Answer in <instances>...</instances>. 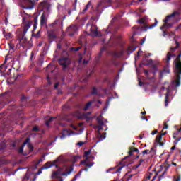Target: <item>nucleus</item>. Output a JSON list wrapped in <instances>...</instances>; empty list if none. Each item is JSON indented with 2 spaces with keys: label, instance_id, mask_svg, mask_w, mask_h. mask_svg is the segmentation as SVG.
I'll return each mask as SVG.
<instances>
[{
  "label": "nucleus",
  "instance_id": "obj_22",
  "mask_svg": "<svg viewBox=\"0 0 181 181\" xmlns=\"http://www.w3.org/2000/svg\"><path fill=\"white\" fill-rule=\"evenodd\" d=\"M91 6V1H89L88 4L85 6V8L82 11V13H86L88 11V8Z\"/></svg>",
  "mask_w": 181,
  "mask_h": 181
},
{
  "label": "nucleus",
  "instance_id": "obj_21",
  "mask_svg": "<svg viewBox=\"0 0 181 181\" xmlns=\"http://www.w3.org/2000/svg\"><path fill=\"white\" fill-rule=\"evenodd\" d=\"M3 35H4V37L7 40H9V39H12V34L11 33H5V31L3 32Z\"/></svg>",
  "mask_w": 181,
  "mask_h": 181
},
{
  "label": "nucleus",
  "instance_id": "obj_12",
  "mask_svg": "<svg viewBox=\"0 0 181 181\" xmlns=\"http://www.w3.org/2000/svg\"><path fill=\"white\" fill-rule=\"evenodd\" d=\"M107 133H103L101 134L100 132H98L97 135H96V144H99V142H101L102 141H104V139H105Z\"/></svg>",
  "mask_w": 181,
  "mask_h": 181
},
{
  "label": "nucleus",
  "instance_id": "obj_46",
  "mask_svg": "<svg viewBox=\"0 0 181 181\" xmlns=\"http://www.w3.org/2000/svg\"><path fill=\"white\" fill-rule=\"evenodd\" d=\"M59 88V83H57L55 85H54V88Z\"/></svg>",
  "mask_w": 181,
  "mask_h": 181
},
{
  "label": "nucleus",
  "instance_id": "obj_49",
  "mask_svg": "<svg viewBox=\"0 0 181 181\" xmlns=\"http://www.w3.org/2000/svg\"><path fill=\"white\" fill-rule=\"evenodd\" d=\"M141 119L144 121H148V118H145V117H141Z\"/></svg>",
  "mask_w": 181,
  "mask_h": 181
},
{
  "label": "nucleus",
  "instance_id": "obj_39",
  "mask_svg": "<svg viewBox=\"0 0 181 181\" xmlns=\"http://www.w3.org/2000/svg\"><path fill=\"white\" fill-rule=\"evenodd\" d=\"M148 152H149V150H144L143 151V155H148Z\"/></svg>",
  "mask_w": 181,
  "mask_h": 181
},
{
  "label": "nucleus",
  "instance_id": "obj_62",
  "mask_svg": "<svg viewBox=\"0 0 181 181\" xmlns=\"http://www.w3.org/2000/svg\"><path fill=\"white\" fill-rule=\"evenodd\" d=\"M62 47L60 46V45H57V48L60 49Z\"/></svg>",
  "mask_w": 181,
  "mask_h": 181
},
{
  "label": "nucleus",
  "instance_id": "obj_63",
  "mask_svg": "<svg viewBox=\"0 0 181 181\" xmlns=\"http://www.w3.org/2000/svg\"><path fill=\"white\" fill-rule=\"evenodd\" d=\"M57 22H59V20H56V21H54V24L56 25V23H57Z\"/></svg>",
  "mask_w": 181,
  "mask_h": 181
},
{
  "label": "nucleus",
  "instance_id": "obj_24",
  "mask_svg": "<svg viewBox=\"0 0 181 181\" xmlns=\"http://www.w3.org/2000/svg\"><path fill=\"white\" fill-rule=\"evenodd\" d=\"M93 101H89L85 106L84 107V111H87V110H88V108H90V107H91V105H93Z\"/></svg>",
  "mask_w": 181,
  "mask_h": 181
},
{
  "label": "nucleus",
  "instance_id": "obj_54",
  "mask_svg": "<svg viewBox=\"0 0 181 181\" xmlns=\"http://www.w3.org/2000/svg\"><path fill=\"white\" fill-rule=\"evenodd\" d=\"M175 149H176V146H175L171 148V151H175Z\"/></svg>",
  "mask_w": 181,
  "mask_h": 181
},
{
  "label": "nucleus",
  "instance_id": "obj_30",
  "mask_svg": "<svg viewBox=\"0 0 181 181\" xmlns=\"http://www.w3.org/2000/svg\"><path fill=\"white\" fill-rule=\"evenodd\" d=\"M132 152H137V153H139V150L138 148H133L129 152V155H132Z\"/></svg>",
  "mask_w": 181,
  "mask_h": 181
},
{
  "label": "nucleus",
  "instance_id": "obj_50",
  "mask_svg": "<svg viewBox=\"0 0 181 181\" xmlns=\"http://www.w3.org/2000/svg\"><path fill=\"white\" fill-rule=\"evenodd\" d=\"M45 160V158H40L38 162L40 163V162H43Z\"/></svg>",
  "mask_w": 181,
  "mask_h": 181
},
{
  "label": "nucleus",
  "instance_id": "obj_40",
  "mask_svg": "<svg viewBox=\"0 0 181 181\" xmlns=\"http://www.w3.org/2000/svg\"><path fill=\"white\" fill-rule=\"evenodd\" d=\"M168 128H169V126H168V124L165 123L163 129H168Z\"/></svg>",
  "mask_w": 181,
  "mask_h": 181
},
{
  "label": "nucleus",
  "instance_id": "obj_28",
  "mask_svg": "<svg viewBox=\"0 0 181 181\" xmlns=\"http://www.w3.org/2000/svg\"><path fill=\"white\" fill-rule=\"evenodd\" d=\"M112 98H114L111 97L107 100V105L105 107V108L103 109V111H107V110L108 109V105H110V102L112 100Z\"/></svg>",
  "mask_w": 181,
  "mask_h": 181
},
{
  "label": "nucleus",
  "instance_id": "obj_34",
  "mask_svg": "<svg viewBox=\"0 0 181 181\" xmlns=\"http://www.w3.org/2000/svg\"><path fill=\"white\" fill-rule=\"evenodd\" d=\"M84 144H86V143L83 142V141H80V142L77 143L76 145H78V146H83V145H84Z\"/></svg>",
  "mask_w": 181,
  "mask_h": 181
},
{
  "label": "nucleus",
  "instance_id": "obj_7",
  "mask_svg": "<svg viewBox=\"0 0 181 181\" xmlns=\"http://www.w3.org/2000/svg\"><path fill=\"white\" fill-rule=\"evenodd\" d=\"M21 6L24 9H33L35 8V4L32 0H22Z\"/></svg>",
  "mask_w": 181,
  "mask_h": 181
},
{
  "label": "nucleus",
  "instance_id": "obj_48",
  "mask_svg": "<svg viewBox=\"0 0 181 181\" xmlns=\"http://www.w3.org/2000/svg\"><path fill=\"white\" fill-rule=\"evenodd\" d=\"M139 85L140 86V87H142V81H141V80L139 79Z\"/></svg>",
  "mask_w": 181,
  "mask_h": 181
},
{
  "label": "nucleus",
  "instance_id": "obj_52",
  "mask_svg": "<svg viewBox=\"0 0 181 181\" xmlns=\"http://www.w3.org/2000/svg\"><path fill=\"white\" fill-rule=\"evenodd\" d=\"M34 22H35V23H37V18H34Z\"/></svg>",
  "mask_w": 181,
  "mask_h": 181
},
{
  "label": "nucleus",
  "instance_id": "obj_17",
  "mask_svg": "<svg viewBox=\"0 0 181 181\" xmlns=\"http://www.w3.org/2000/svg\"><path fill=\"white\" fill-rule=\"evenodd\" d=\"M47 22V19L46 18V16L42 14L41 16V26H46V23Z\"/></svg>",
  "mask_w": 181,
  "mask_h": 181
},
{
  "label": "nucleus",
  "instance_id": "obj_20",
  "mask_svg": "<svg viewBox=\"0 0 181 181\" xmlns=\"http://www.w3.org/2000/svg\"><path fill=\"white\" fill-rule=\"evenodd\" d=\"M177 12H174L171 15L168 16L166 17V18L165 20H163V22H165V23H166V22H168V21H169V19H170V18H173V16H175V15H177Z\"/></svg>",
  "mask_w": 181,
  "mask_h": 181
},
{
  "label": "nucleus",
  "instance_id": "obj_43",
  "mask_svg": "<svg viewBox=\"0 0 181 181\" xmlns=\"http://www.w3.org/2000/svg\"><path fill=\"white\" fill-rule=\"evenodd\" d=\"M158 132V130H153L152 132H151V135H156V134Z\"/></svg>",
  "mask_w": 181,
  "mask_h": 181
},
{
  "label": "nucleus",
  "instance_id": "obj_4",
  "mask_svg": "<svg viewBox=\"0 0 181 181\" xmlns=\"http://www.w3.org/2000/svg\"><path fill=\"white\" fill-rule=\"evenodd\" d=\"M91 153V151H87L84 153V157L86 159L81 162V165H85L86 168H91L94 165V162H90V160H94L95 157L93 156H88Z\"/></svg>",
  "mask_w": 181,
  "mask_h": 181
},
{
  "label": "nucleus",
  "instance_id": "obj_3",
  "mask_svg": "<svg viewBox=\"0 0 181 181\" xmlns=\"http://www.w3.org/2000/svg\"><path fill=\"white\" fill-rule=\"evenodd\" d=\"M175 78L173 81V85L175 87L180 86V76L181 74V62L177 61L175 62Z\"/></svg>",
  "mask_w": 181,
  "mask_h": 181
},
{
  "label": "nucleus",
  "instance_id": "obj_19",
  "mask_svg": "<svg viewBox=\"0 0 181 181\" xmlns=\"http://www.w3.org/2000/svg\"><path fill=\"white\" fill-rule=\"evenodd\" d=\"M9 47L11 50H13L16 46H18V42L15 44V40H11L10 43H8Z\"/></svg>",
  "mask_w": 181,
  "mask_h": 181
},
{
  "label": "nucleus",
  "instance_id": "obj_38",
  "mask_svg": "<svg viewBox=\"0 0 181 181\" xmlns=\"http://www.w3.org/2000/svg\"><path fill=\"white\" fill-rule=\"evenodd\" d=\"M33 131H39V127L35 126L33 128Z\"/></svg>",
  "mask_w": 181,
  "mask_h": 181
},
{
  "label": "nucleus",
  "instance_id": "obj_45",
  "mask_svg": "<svg viewBox=\"0 0 181 181\" xmlns=\"http://www.w3.org/2000/svg\"><path fill=\"white\" fill-rule=\"evenodd\" d=\"M144 74H145V76H148L149 74V71H148V70H145Z\"/></svg>",
  "mask_w": 181,
  "mask_h": 181
},
{
  "label": "nucleus",
  "instance_id": "obj_23",
  "mask_svg": "<svg viewBox=\"0 0 181 181\" xmlns=\"http://www.w3.org/2000/svg\"><path fill=\"white\" fill-rule=\"evenodd\" d=\"M157 25H158V20L155 18V23L147 27V29H146L145 30H148V29H153V28H155V26H156Z\"/></svg>",
  "mask_w": 181,
  "mask_h": 181
},
{
  "label": "nucleus",
  "instance_id": "obj_37",
  "mask_svg": "<svg viewBox=\"0 0 181 181\" xmlns=\"http://www.w3.org/2000/svg\"><path fill=\"white\" fill-rule=\"evenodd\" d=\"M92 94H97V89L95 88H93Z\"/></svg>",
  "mask_w": 181,
  "mask_h": 181
},
{
  "label": "nucleus",
  "instance_id": "obj_27",
  "mask_svg": "<svg viewBox=\"0 0 181 181\" xmlns=\"http://www.w3.org/2000/svg\"><path fill=\"white\" fill-rule=\"evenodd\" d=\"M53 119H56V117H50L49 119L45 122V124L47 127H50V122H52V121H53Z\"/></svg>",
  "mask_w": 181,
  "mask_h": 181
},
{
  "label": "nucleus",
  "instance_id": "obj_29",
  "mask_svg": "<svg viewBox=\"0 0 181 181\" xmlns=\"http://www.w3.org/2000/svg\"><path fill=\"white\" fill-rule=\"evenodd\" d=\"M163 73H166V74L170 73V71L169 70V64H168L167 66L165 67Z\"/></svg>",
  "mask_w": 181,
  "mask_h": 181
},
{
  "label": "nucleus",
  "instance_id": "obj_14",
  "mask_svg": "<svg viewBox=\"0 0 181 181\" xmlns=\"http://www.w3.org/2000/svg\"><path fill=\"white\" fill-rule=\"evenodd\" d=\"M97 122L99 124V125H104L105 122L107 123L108 122L106 119H103V117H101V115H100V117H97Z\"/></svg>",
  "mask_w": 181,
  "mask_h": 181
},
{
  "label": "nucleus",
  "instance_id": "obj_42",
  "mask_svg": "<svg viewBox=\"0 0 181 181\" xmlns=\"http://www.w3.org/2000/svg\"><path fill=\"white\" fill-rule=\"evenodd\" d=\"M138 23H145V21L144 20H139L137 21Z\"/></svg>",
  "mask_w": 181,
  "mask_h": 181
},
{
  "label": "nucleus",
  "instance_id": "obj_36",
  "mask_svg": "<svg viewBox=\"0 0 181 181\" xmlns=\"http://www.w3.org/2000/svg\"><path fill=\"white\" fill-rule=\"evenodd\" d=\"M96 128H98V132H100V131H101V129H103V126H96Z\"/></svg>",
  "mask_w": 181,
  "mask_h": 181
},
{
  "label": "nucleus",
  "instance_id": "obj_57",
  "mask_svg": "<svg viewBox=\"0 0 181 181\" xmlns=\"http://www.w3.org/2000/svg\"><path fill=\"white\" fill-rule=\"evenodd\" d=\"M135 50H136V47H134V48L132 49V51L131 52V53H132V52H135Z\"/></svg>",
  "mask_w": 181,
  "mask_h": 181
},
{
  "label": "nucleus",
  "instance_id": "obj_55",
  "mask_svg": "<svg viewBox=\"0 0 181 181\" xmlns=\"http://www.w3.org/2000/svg\"><path fill=\"white\" fill-rule=\"evenodd\" d=\"M141 114H142V115H146V112H141Z\"/></svg>",
  "mask_w": 181,
  "mask_h": 181
},
{
  "label": "nucleus",
  "instance_id": "obj_32",
  "mask_svg": "<svg viewBox=\"0 0 181 181\" xmlns=\"http://www.w3.org/2000/svg\"><path fill=\"white\" fill-rule=\"evenodd\" d=\"M156 141L157 142H160V141H162V134H160V136H157Z\"/></svg>",
  "mask_w": 181,
  "mask_h": 181
},
{
  "label": "nucleus",
  "instance_id": "obj_51",
  "mask_svg": "<svg viewBox=\"0 0 181 181\" xmlns=\"http://www.w3.org/2000/svg\"><path fill=\"white\" fill-rule=\"evenodd\" d=\"M81 62H83V57L79 58L78 62L81 63Z\"/></svg>",
  "mask_w": 181,
  "mask_h": 181
},
{
  "label": "nucleus",
  "instance_id": "obj_2",
  "mask_svg": "<svg viewBox=\"0 0 181 181\" xmlns=\"http://www.w3.org/2000/svg\"><path fill=\"white\" fill-rule=\"evenodd\" d=\"M33 25V21H28L26 18H23V30L21 33V30H18L17 31V35L18 39L16 40V43H17L16 49L19 47V46H23V47H25L26 46V43H28V39L25 37V35L28 33V30L30 29V26Z\"/></svg>",
  "mask_w": 181,
  "mask_h": 181
},
{
  "label": "nucleus",
  "instance_id": "obj_16",
  "mask_svg": "<svg viewBox=\"0 0 181 181\" xmlns=\"http://www.w3.org/2000/svg\"><path fill=\"white\" fill-rule=\"evenodd\" d=\"M6 62H8V59L6 58L4 60V63L0 66V73H4V71H5V70L8 69V66H5Z\"/></svg>",
  "mask_w": 181,
  "mask_h": 181
},
{
  "label": "nucleus",
  "instance_id": "obj_60",
  "mask_svg": "<svg viewBox=\"0 0 181 181\" xmlns=\"http://www.w3.org/2000/svg\"><path fill=\"white\" fill-rule=\"evenodd\" d=\"M83 170H85V172H88V168H84Z\"/></svg>",
  "mask_w": 181,
  "mask_h": 181
},
{
  "label": "nucleus",
  "instance_id": "obj_47",
  "mask_svg": "<svg viewBox=\"0 0 181 181\" xmlns=\"http://www.w3.org/2000/svg\"><path fill=\"white\" fill-rule=\"evenodd\" d=\"M146 39L144 37V39H143V40H142V42L140 43V45H144V43H145V40H146Z\"/></svg>",
  "mask_w": 181,
  "mask_h": 181
},
{
  "label": "nucleus",
  "instance_id": "obj_35",
  "mask_svg": "<svg viewBox=\"0 0 181 181\" xmlns=\"http://www.w3.org/2000/svg\"><path fill=\"white\" fill-rule=\"evenodd\" d=\"M78 159H81V156H76L74 158V160H78Z\"/></svg>",
  "mask_w": 181,
  "mask_h": 181
},
{
  "label": "nucleus",
  "instance_id": "obj_44",
  "mask_svg": "<svg viewBox=\"0 0 181 181\" xmlns=\"http://www.w3.org/2000/svg\"><path fill=\"white\" fill-rule=\"evenodd\" d=\"M47 79L48 84H52V82H50V77L47 76Z\"/></svg>",
  "mask_w": 181,
  "mask_h": 181
},
{
  "label": "nucleus",
  "instance_id": "obj_64",
  "mask_svg": "<svg viewBox=\"0 0 181 181\" xmlns=\"http://www.w3.org/2000/svg\"><path fill=\"white\" fill-rule=\"evenodd\" d=\"M178 57H181V52L179 54Z\"/></svg>",
  "mask_w": 181,
  "mask_h": 181
},
{
  "label": "nucleus",
  "instance_id": "obj_26",
  "mask_svg": "<svg viewBox=\"0 0 181 181\" xmlns=\"http://www.w3.org/2000/svg\"><path fill=\"white\" fill-rule=\"evenodd\" d=\"M90 114H91V112L83 113L82 115L79 118L84 119L87 118L88 117V115H90Z\"/></svg>",
  "mask_w": 181,
  "mask_h": 181
},
{
  "label": "nucleus",
  "instance_id": "obj_56",
  "mask_svg": "<svg viewBox=\"0 0 181 181\" xmlns=\"http://www.w3.org/2000/svg\"><path fill=\"white\" fill-rule=\"evenodd\" d=\"M165 90V87H163L160 91V93H162V91H163Z\"/></svg>",
  "mask_w": 181,
  "mask_h": 181
},
{
  "label": "nucleus",
  "instance_id": "obj_25",
  "mask_svg": "<svg viewBox=\"0 0 181 181\" xmlns=\"http://www.w3.org/2000/svg\"><path fill=\"white\" fill-rule=\"evenodd\" d=\"M81 173H83V170H81L76 175L74 179H72L71 181H76L77 180V177H80L81 176Z\"/></svg>",
  "mask_w": 181,
  "mask_h": 181
},
{
  "label": "nucleus",
  "instance_id": "obj_1",
  "mask_svg": "<svg viewBox=\"0 0 181 181\" xmlns=\"http://www.w3.org/2000/svg\"><path fill=\"white\" fill-rule=\"evenodd\" d=\"M63 163V156H60L55 160L52 162H47L42 169H49L52 166H56L57 171L52 173V177H59V175L62 176H69L73 172V167L71 165H64L63 168H59V165Z\"/></svg>",
  "mask_w": 181,
  "mask_h": 181
},
{
  "label": "nucleus",
  "instance_id": "obj_9",
  "mask_svg": "<svg viewBox=\"0 0 181 181\" xmlns=\"http://www.w3.org/2000/svg\"><path fill=\"white\" fill-rule=\"evenodd\" d=\"M59 64H60V66H62L63 69L64 70V69H66V67H67V66H69L71 62H70V59H69V57H61L59 60H58Z\"/></svg>",
  "mask_w": 181,
  "mask_h": 181
},
{
  "label": "nucleus",
  "instance_id": "obj_53",
  "mask_svg": "<svg viewBox=\"0 0 181 181\" xmlns=\"http://www.w3.org/2000/svg\"><path fill=\"white\" fill-rule=\"evenodd\" d=\"M83 63H84V64H87V63H88V61L84 59V60H83Z\"/></svg>",
  "mask_w": 181,
  "mask_h": 181
},
{
  "label": "nucleus",
  "instance_id": "obj_33",
  "mask_svg": "<svg viewBox=\"0 0 181 181\" xmlns=\"http://www.w3.org/2000/svg\"><path fill=\"white\" fill-rule=\"evenodd\" d=\"M71 50L72 52H78V50H80V47H72L71 48Z\"/></svg>",
  "mask_w": 181,
  "mask_h": 181
},
{
  "label": "nucleus",
  "instance_id": "obj_58",
  "mask_svg": "<svg viewBox=\"0 0 181 181\" xmlns=\"http://www.w3.org/2000/svg\"><path fill=\"white\" fill-rule=\"evenodd\" d=\"M166 134H168V132H165L163 133L161 135H162V136H163V135H166Z\"/></svg>",
  "mask_w": 181,
  "mask_h": 181
},
{
  "label": "nucleus",
  "instance_id": "obj_59",
  "mask_svg": "<svg viewBox=\"0 0 181 181\" xmlns=\"http://www.w3.org/2000/svg\"><path fill=\"white\" fill-rule=\"evenodd\" d=\"M115 98H118V95L117 93H115Z\"/></svg>",
  "mask_w": 181,
  "mask_h": 181
},
{
  "label": "nucleus",
  "instance_id": "obj_8",
  "mask_svg": "<svg viewBox=\"0 0 181 181\" xmlns=\"http://www.w3.org/2000/svg\"><path fill=\"white\" fill-rule=\"evenodd\" d=\"M175 43H176L177 46L174 48L173 47L170 48V52H169L167 54L166 62L168 64H169V62H170V60H172V59H173V57H175V54H173V52H175L176 50V49H177V47H179V42H177V41H175Z\"/></svg>",
  "mask_w": 181,
  "mask_h": 181
},
{
  "label": "nucleus",
  "instance_id": "obj_41",
  "mask_svg": "<svg viewBox=\"0 0 181 181\" xmlns=\"http://www.w3.org/2000/svg\"><path fill=\"white\" fill-rule=\"evenodd\" d=\"M33 28H34V30H36V29H37V23H34L33 25Z\"/></svg>",
  "mask_w": 181,
  "mask_h": 181
},
{
  "label": "nucleus",
  "instance_id": "obj_13",
  "mask_svg": "<svg viewBox=\"0 0 181 181\" xmlns=\"http://www.w3.org/2000/svg\"><path fill=\"white\" fill-rule=\"evenodd\" d=\"M172 24H168V23H165L161 28L160 30H163V36L164 37L166 36V35H168V33H166V31H165L163 29H169V28H171Z\"/></svg>",
  "mask_w": 181,
  "mask_h": 181
},
{
  "label": "nucleus",
  "instance_id": "obj_61",
  "mask_svg": "<svg viewBox=\"0 0 181 181\" xmlns=\"http://www.w3.org/2000/svg\"><path fill=\"white\" fill-rule=\"evenodd\" d=\"M175 181H180V177L177 178Z\"/></svg>",
  "mask_w": 181,
  "mask_h": 181
},
{
  "label": "nucleus",
  "instance_id": "obj_6",
  "mask_svg": "<svg viewBox=\"0 0 181 181\" xmlns=\"http://www.w3.org/2000/svg\"><path fill=\"white\" fill-rule=\"evenodd\" d=\"M84 132V129H80L79 132H74L70 129H65L62 132V135L60 136V139H64L66 136H71V135H80V134H83Z\"/></svg>",
  "mask_w": 181,
  "mask_h": 181
},
{
  "label": "nucleus",
  "instance_id": "obj_10",
  "mask_svg": "<svg viewBox=\"0 0 181 181\" xmlns=\"http://www.w3.org/2000/svg\"><path fill=\"white\" fill-rule=\"evenodd\" d=\"M29 141H30V139L28 138L23 143V144L19 148L18 152L19 153H22L23 152V148H25V146L27 145L28 149L30 150V152H32L33 151V146L30 143H29Z\"/></svg>",
  "mask_w": 181,
  "mask_h": 181
},
{
  "label": "nucleus",
  "instance_id": "obj_31",
  "mask_svg": "<svg viewBox=\"0 0 181 181\" xmlns=\"http://www.w3.org/2000/svg\"><path fill=\"white\" fill-rule=\"evenodd\" d=\"M122 170V167H119L116 171L112 173V175H115V173H119Z\"/></svg>",
  "mask_w": 181,
  "mask_h": 181
},
{
  "label": "nucleus",
  "instance_id": "obj_11",
  "mask_svg": "<svg viewBox=\"0 0 181 181\" xmlns=\"http://www.w3.org/2000/svg\"><path fill=\"white\" fill-rule=\"evenodd\" d=\"M67 32L69 33V36H74L78 32V28L77 25H72L67 28Z\"/></svg>",
  "mask_w": 181,
  "mask_h": 181
},
{
  "label": "nucleus",
  "instance_id": "obj_18",
  "mask_svg": "<svg viewBox=\"0 0 181 181\" xmlns=\"http://www.w3.org/2000/svg\"><path fill=\"white\" fill-rule=\"evenodd\" d=\"M169 95H170V90L167 88V93L165 94V107H168V105L169 104V102L168 101V98H169Z\"/></svg>",
  "mask_w": 181,
  "mask_h": 181
},
{
  "label": "nucleus",
  "instance_id": "obj_5",
  "mask_svg": "<svg viewBox=\"0 0 181 181\" xmlns=\"http://www.w3.org/2000/svg\"><path fill=\"white\" fill-rule=\"evenodd\" d=\"M86 30L87 32H90L89 35L91 36H97L98 35L97 26L93 25V21L91 20L86 24Z\"/></svg>",
  "mask_w": 181,
  "mask_h": 181
},
{
  "label": "nucleus",
  "instance_id": "obj_15",
  "mask_svg": "<svg viewBox=\"0 0 181 181\" xmlns=\"http://www.w3.org/2000/svg\"><path fill=\"white\" fill-rule=\"evenodd\" d=\"M112 54L113 57L118 58V57H121V56H122V54H124V52L115 51L112 53Z\"/></svg>",
  "mask_w": 181,
  "mask_h": 181
}]
</instances>
